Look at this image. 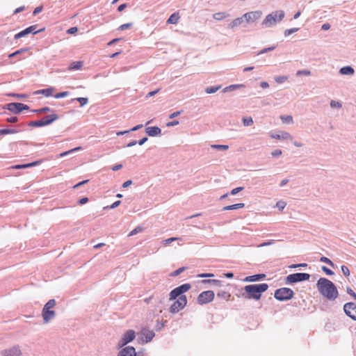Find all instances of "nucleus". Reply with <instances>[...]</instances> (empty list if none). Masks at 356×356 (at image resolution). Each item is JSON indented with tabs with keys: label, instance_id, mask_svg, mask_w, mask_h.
<instances>
[{
	"label": "nucleus",
	"instance_id": "51",
	"mask_svg": "<svg viewBox=\"0 0 356 356\" xmlns=\"http://www.w3.org/2000/svg\"><path fill=\"white\" fill-rule=\"evenodd\" d=\"M321 269L327 275H332L334 274V273L332 270H330V268L325 266H323Z\"/></svg>",
	"mask_w": 356,
	"mask_h": 356
},
{
	"label": "nucleus",
	"instance_id": "40",
	"mask_svg": "<svg viewBox=\"0 0 356 356\" xmlns=\"http://www.w3.org/2000/svg\"><path fill=\"white\" fill-rule=\"evenodd\" d=\"M41 163H42V160H38V161H33L31 163L22 164V166L25 167L26 168H31V167L36 166V165L40 164Z\"/></svg>",
	"mask_w": 356,
	"mask_h": 356
},
{
	"label": "nucleus",
	"instance_id": "45",
	"mask_svg": "<svg viewBox=\"0 0 356 356\" xmlns=\"http://www.w3.org/2000/svg\"><path fill=\"white\" fill-rule=\"evenodd\" d=\"M275 48H276V46H272L270 47L264 48V49H261L259 52H258L257 55H261V54L271 51L274 50Z\"/></svg>",
	"mask_w": 356,
	"mask_h": 356
},
{
	"label": "nucleus",
	"instance_id": "1",
	"mask_svg": "<svg viewBox=\"0 0 356 356\" xmlns=\"http://www.w3.org/2000/svg\"><path fill=\"white\" fill-rule=\"evenodd\" d=\"M316 288L320 294L329 300H334L339 296L335 284L325 277H321L318 280Z\"/></svg>",
	"mask_w": 356,
	"mask_h": 356
},
{
	"label": "nucleus",
	"instance_id": "24",
	"mask_svg": "<svg viewBox=\"0 0 356 356\" xmlns=\"http://www.w3.org/2000/svg\"><path fill=\"white\" fill-rule=\"evenodd\" d=\"M83 66V61H74L72 62L68 67V70L70 71L81 70Z\"/></svg>",
	"mask_w": 356,
	"mask_h": 356
},
{
	"label": "nucleus",
	"instance_id": "39",
	"mask_svg": "<svg viewBox=\"0 0 356 356\" xmlns=\"http://www.w3.org/2000/svg\"><path fill=\"white\" fill-rule=\"evenodd\" d=\"M211 147L218 150H227L229 149L227 145H211Z\"/></svg>",
	"mask_w": 356,
	"mask_h": 356
},
{
	"label": "nucleus",
	"instance_id": "27",
	"mask_svg": "<svg viewBox=\"0 0 356 356\" xmlns=\"http://www.w3.org/2000/svg\"><path fill=\"white\" fill-rule=\"evenodd\" d=\"M27 124H28V126L33 127H41L45 126V124L44 123V120H42V119L30 121L28 122Z\"/></svg>",
	"mask_w": 356,
	"mask_h": 356
},
{
	"label": "nucleus",
	"instance_id": "11",
	"mask_svg": "<svg viewBox=\"0 0 356 356\" xmlns=\"http://www.w3.org/2000/svg\"><path fill=\"white\" fill-rule=\"evenodd\" d=\"M136 337L135 331L133 330H128L123 334L120 340L118 343V346L119 348L124 347L127 343L131 342Z\"/></svg>",
	"mask_w": 356,
	"mask_h": 356
},
{
	"label": "nucleus",
	"instance_id": "25",
	"mask_svg": "<svg viewBox=\"0 0 356 356\" xmlns=\"http://www.w3.org/2000/svg\"><path fill=\"white\" fill-rule=\"evenodd\" d=\"M179 15L178 13H172L167 20V24H176L179 19Z\"/></svg>",
	"mask_w": 356,
	"mask_h": 356
},
{
	"label": "nucleus",
	"instance_id": "46",
	"mask_svg": "<svg viewBox=\"0 0 356 356\" xmlns=\"http://www.w3.org/2000/svg\"><path fill=\"white\" fill-rule=\"evenodd\" d=\"M10 97H16L18 99H24L28 97L26 94H22V93H10L8 95Z\"/></svg>",
	"mask_w": 356,
	"mask_h": 356
},
{
	"label": "nucleus",
	"instance_id": "32",
	"mask_svg": "<svg viewBox=\"0 0 356 356\" xmlns=\"http://www.w3.org/2000/svg\"><path fill=\"white\" fill-rule=\"evenodd\" d=\"M231 295L230 293H229L228 292L225 291H219L217 292V297L220 298H223L225 300H228L230 298Z\"/></svg>",
	"mask_w": 356,
	"mask_h": 356
},
{
	"label": "nucleus",
	"instance_id": "58",
	"mask_svg": "<svg viewBox=\"0 0 356 356\" xmlns=\"http://www.w3.org/2000/svg\"><path fill=\"white\" fill-rule=\"evenodd\" d=\"M281 119L287 123L293 122V118L291 115L282 116Z\"/></svg>",
	"mask_w": 356,
	"mask_h": 356
},
{
	"label": "nucleus",
	"instance_id": "33",
	"mask_svg": "<svg viewBox=\"0 0 356 356\" xmlns=\"http://www.w3.org/2000/svg\"><path fill=\"white\" fill-rule=\"evenodd\" d=\"M202 283L203 284H212L217 286H220L222 284V281L218 280H202Z\"/></svg>",
	"mask_w": 356,
	"mask_h": 356
},
{
	"label": "nucleus",
	"instance_id": "4",
	"mask_svg": "<svg viewBox=\"0 0 356 356\" xmlns=\"http://www.w3.org/2000/svg\"><path fill=\"white\" fill-rule=\"evenodd\" d=\"M56 305V300L54 299H50L43 307L42 311V316L45 323L49 322L56 316L54 310L51 309Z\"/></svg>",
	"mask_w": 356,
	"mask_h": 356
},
{
	"label": "nucleus",
	"instance_id": "43",
	"mask_svg": "<svg viewBox=\"0 0 356 356\" xmlns=\"http://www.w3.org/2000/svg\"><path fill=\"white\" fill-rule=\"evenodd\" d=\"M227 16L225 13H216L213 15V18L216 20H221Z\"/></svg>",
	"mask_w": 356,
	"mask_h": 356
},
{
	"label": "nucleus",
	"instance_id": "3",
	"mask_svg": "<svg viewBox=\"0 0 356 356\" xmlns=\"http://www.w3.org/2000/svg\"><path fill=\"white\" fill-rule=\"evenodd\" d=\"M284 12L282 10H276L268 14L261 23L262 26L271 27L277 22H280L284 17Z\"/></svg>",
	"mask_w": 356,
	"mask_h": 356
},
{
	"label": "nucleus",
	"instance_id": "19",
	"mask_svg": "<svg viewBox=\"0 0 356 356\" xmlns=\"http://www.w3.org/2000/svg\"><path fill=\"white\" fill-rule=\"evenodd\" d=\"M36 28H37V25H32V26H30L26 28L25 29H24L21 31L22 32L23 36L25 37L26 35H27L30 33L35 35V34H37L38 33H40V32L44 31V28H42L38 31L35 30Z\"/></svg>",
	"mask_w": 356,
	"mask_h": 356
},
{
	"label": "nucleus",
	"instance_id": "56",
	"mask_svg": "<svg viewBox=\"0 0 356 356\" xmlns=\"http://www.w3.org/2000/svg\"><path fill=\"white\" fill-rule=\"evenodd\" d=\"M6 121L8 123H16L18 122V118L16 116H12L6 118Z\"/></svg>",
	"mask_w": 356,
	"mask_h": 356
},
{
	"label": "nucleus",
	"instance_id": "13",
	"mask_svg": "<svg viewBox=\"0 0 356 356\" xmlns=\"http://www.w3.org/2000/svg\"><path fill=\"white\" fill-rule=\"evenodd\" d=\"M343 311L346 316L356 321V304L352 302L346 303L343 305Z\"/></svg>",
	"mask_w": 356,
	"mask_h": 356
},
{
	"label": "nucleus",
	"instance_id": "12",
	"mask_svg": "<svg viewBox=\"0 0 356 356\" xmlns=\"http://www.w3.org/2000/svg\"><path fill=\"white\" fill-rule=\"evenodd\" d=\"M155 334L154 331L147 328H143L138 333V340L141 341L142 343H146L152 340Z\"/></svg>",
	"mask_w": 356,
	"mask_h": 356
},
{
	"label": "nucleus",
	"instance_id": "55",
	"mask_svg": "<svg viewBox=\"0 0 356 356\" xmlns=\"http://www.w3.org/2000/svg\"><path fill=\"white\" fill-rule=\"evenodd\" d=\"M307 264L306 263H301V264H291L289 266V268H297L299 267H307Z\"/></svg>",
	"mask_w": 356,
	"mask_h": 356
},
{
	"label": "nucleus",
	"instance_id": "50",
	"mask_svg": "<svg viewBox=\"0 0 356 356\" xmlns=\"http://www.w3.org/2000/svg\"><path fill=\"white\" fill-rule=\"evenodd\" d=\"M132 26H133V23H131V22L126 23V24H122L121 26H120L118 28V30L124 31V30L131 28Z\"/></svg>",
	"mask_w": 356,
	"mask_h": 356
},
{
	"label": "nucleus",
	"instance_id": "5",
	"mask_svg": "<svg viewBox=\"0 0 356 356\" xmlns=\"http://www.w3.org/2000/svg\"><path fill=\"white\" fill-rule=\"evenodd\" d=\"M294 292L287 287H282L275 291L274 298L279 301H287L293 298Z\"/></svg>",
	"mask_w": 356,
	"mask_h": 356
},
{
	"label": "nucleus",
	"instance_id": "38",
	"mask_svg": "<svg viewBox=\"0 0 356 356\" xmlns=\"http://www.w3.org/2000/svg\"><path fill=\"white\" fill-rule=\"evenodd\" d=\"M186 268L183 266V267H181V268H179L178 269L175 270V271L172 272L170 274V277H177L179 275H180L181 273H183L185 269Z\"/></svg>",
	"mask_w": 356,
	"mask_h": 356
},
{
	"label": "nucleus",
	"instance_id": "53",
	"mask_svg": "<svg viewBox=\"0 0 356 356\" xmlns=\"http://www.w3.org/2000/svg\"><path fill=\"white\" fill-rule=\"evenodd\" d=\"M330 106L332 108H339L342 106V104L339 102L332 100L330 102Z\"/></svg>",
	"mask_w": 356,
	"mask_h": 356
},
{
	"label": "nucleus",
	"instance_id": "6",
	"mask_svg": "<svg viewBox=\"0 0 356 356\" xmlns=\"http://www.w3.org/2000/svg\"><path fill=\"white\" fill-rule=\"evenodd\" d=\"M310 275L306 273H296L287 275L285 278L286 284H293L300 282L309 280Z\"/></svg>",
	"mask_w": 356,
	"mask_h": 356
},
{
	"label": "nucleus",
	"instance_id": "52",
	"mask_svg": "<svg viewBox=\"0 0 356 356\" xmlns=\"http://www.w3.org/2000/svg\"><path fill=\"white\" fill-rule=\"evenodd\" d=\"M39 111H41V113H46L48 112H51V113L55 112L53 109H51L50 107H48V106H44L42 108H40Z\"/></svg>",
	"mask_w": 356,
	"mask_h": 356
},
{
	"label": "nucleus",
	"instance_id": "41",
	"mask_svg": "<svg viewBox=\"0 0 356 356\" xmlns=\"http://www.w3.org/2000/svg\"><path fill=\"white\" fill-rule=\"evenodd\" d=\"M243 123L244 126L249 127L251 126L253 124V120L251 117L248 118H243Z\"/></svg>",
	"mask_w": 356,
	"mask_h": 356
},
{
	"label": "nucleus",
	"instance_id": "9",
	"mask_svg": "<svg viewBox=\"0 0 356 356\" xmlns=\"http://www.w3.org/2000/svg\"><path fill=\"white\" fill-rule=\"evenodd\" d=\"M215 297V293L213 291H204L199 294L197 298V302L199 305H203L211 302Z\"/></svg>",
	"mask_w": 356,
	"mask_h": 356
},
{
	"label": "nucleus",
	"instance_id": "44",
	"mask_svg": "<svg viewBox=\"0 0 356 356\" xmlns=\"http://www.w3.org/2000/svg\"><path fill=\"white\" fill-rule=\"evenodd\" d=\"M275 81L276 83H283L285 81L287 80V76H275L274 78Z\"/></svg>",
	"mask_w": 356,
	"mask_h": 356
},
{
	"label": "nucleus",
	"instance_id": "31",
	"mask_svg": "<svg viewBox=\"0 0 356 356\" xmlns=\"http://www.w3.org/2000/svg\"><path fill=\"white\" fill-rule=\"evenodd\" d=\"M74 101L79 102L81 106H84L88 103V99L87 97H76L71 100L72 102Z\"/></svg>",
	"mask_w": 356,
	"mask_h": 356
},
{
	"label": "nucleus",
	"instance_id": "35",
	"mask_svg": "<svg viewBox=\"0 0 356 356\" xmlns=\"http://www.w3.org/2000/svg\"><path fill=\"white\" fill-rule=\"evenodd\" d=\"M143 127V125L142 124H138L135 127H134L133 128L130 129L129 130H127V131H120L118 133H117V135H124L127 133H129L130 131H137L140 129H141L142 127Z\"/></svg>",
	"mask_w": 356,
	"mask_h": 356
},
{
	"label": "nucleus",
	"instance_id": "2",
	"mask_svg": "<svg viewBox=\"0 0 356 356\" xmlns=\"http://www.w3.org/2000/svg\"><path fill=\"white\" fill-rule=\"evenodd\" d=\"M268 289V285L266 283L249 284L244 286V292L241 296L248 300L253 299L259 300L264 292Z\"/></svg>",
	"mask_w": 356,
	"mask_h": 356
},
{
	"label": "nucleus",
	"instance_id": "34",
	"mask_svg": "<svg viewBox=\"0 0 356 356\" xmlns=\"http://www.w3.org/2000/svg\"><path fill=\"white\" fill-rule=\"evenodd\" d=\"M29 50V48H22L20 49H18L8 55V58H13L17 55H19L22 53L26 52Z\"/></svg>",
	"mask_w": 356,
	"mask_h": 356
},
{
	"label": "nucleus",
	"instance_id": "48",
	"mask_svg": "<svg viewBox=\"0 0 356 356\" xmlns=\"http://www.w3.org/2000/svg\"><path fill=\"white\" fill-rule=\"evenodd\" d=\"M341 271L343 273V274L346 277H348L349 275H350V270L349 268H348V266H345V265H342L341 266Z\"/></svg>",
	"mask_w": 356,
	"mask_h": 356
},
{
	"label": "nucleus",
	"instance_id": "60",
	"mask_svg": "<svg viewBox=\"0 0 356 356\" xmlns=\"http://www.w3.org/2000/svg\"><path fill=\"white\" fill-rule=\"evenodd\" d=\"M346 292L356 300V293L349 286H347Z\"/></svg>",
	"mask_w": 356,
	"mask_h": 356
},
{
	"label": "nucleus",
	"instance_id": "18",
	"mask_svg": "<svg viewBox=\"0 0 356 356\" xmlns=\"http://www.w3.org/2000/svg\"><path fill=\"white\" fill-rule=\"evenodd\" d=\"M266 277L264 273L255 274L253 275L247 276L244 278L243 281L246 282H254L264 280Z\"/></svg>",
	"mask_w": 356,
	"mask_h": 356
},
{
	"label": "nucleus",
	"instance_id": "10",
	"mask_svg": "<svg viewBox=\"0 0 356 356\" xmlns=\"http://www.w3.org/2000/svg\"><path fill=\"white\" fill-rule=\"evenodd\" d=\"M187 304V298L186 296H180L174 302L170 307L171 313H177L179 310L183 309Z\"/></svg>",
	"mask_w": 356,
	"mask_h": 356
},
{
	"label": "nucleus",
	"instance_id": "49",
	"mask_svg": "<svg viewBox=\"0 0 356 356\" xmlns=\"http://www.w3.org/2000/svg\"><path fill=\"white\" fill-rule=\"evenodd\" d=\"M143 227L141 226H137L136 228H134L129 234V236H134L140 232L143 231Z\"/></svg>",
	"mask_w": 356,
	"mask_h": 356
},
{
	"label": "nucleus",
	"instance_id": "29",
	"mask_svg": "<svg viewBox=\"0 0 356 356\" xmlns=\"http://www.w3.org/2000/svg\"><path fill=\"white\" fill-rule=\"evenodd\" d=\"M243 87H245V86L243 84H233V85H230L229 86L225 87L222 90V92H228L232 91L234 90H236L237 88H243Z\"/></svg>",
	"mask_w": 356,
	"mask_h": 356
},
{
	"label": "nucleus",
	"instance_id": "17",
	"mask_svg": "<svg viewBox=\"0 0 356 356\" xmlns=\"http://www.w3.org/2000/svg\"><path fill=\"white\" fill-rule=\"evenodd\" d=\"M145 133L150 137H155L161 134V129L157 126L147 127Z\"/></svg>",
	"mask_w": 356,
	"mask_h": 356
},
{
	"label": "nucleus",
	"instance_id": "64",
	"mask_svg": "<svg viewBox=\"0 0 356 356\" xmlns=\"http://www.w3.org/2000/svg\"><path fill=\"white\" fill-rule=\"evenodd\" d=\"M42 9H43L42 6H40L36 7V8L34 9L33 12V15L34 16H35V15H38V13H40L42 10Z\"/></svg>",
	"mask_w": 356,
	"mask_h": 356
},
{
	"label": "nucleus",
	"instance_id": "16",
	"mask_svg": "<svg viewBox=\"0 0 356 356\" xmlns=\"http://www.w3.org/2000/svg\"><path fill=\"white\" fill-rule=\"evenodd\" d=\"M118 356H136V349L133 346L120 348Z\"/></svg>",
	"mask_w": 356,
	"mask_h": 356
},
{
	"label": "nucleus",
	"instance_id": "47",
	"mask_svg": "<svg viewBox=\"0 0 356 356\" xmlns=\"http://www.w3.org/2000/svg\"><path fill=\"white\" fill-rule=\"evenodd\" d=\"M69 94H70V92L68 91H64V92L56 93L54 95V97L56 99H60V98L67 97Z\"/></svg>",
	"mask_w": 356,
	"mask_h": 356
},
{
	"label": "nucleus",
	"instance_id": "63",
	"mask_svg": "<svg viewBox=\"0 0 356 356\" xmlns=\"http://www.w3.org/2000/svg\"><path fill=\"white\" fill-rule=\"evenodd\" d=\"M88 201L89 199L87 197H83L78 200V203L81 205H83L84 204H86Z\"/></svg>",
	"mask_w": 356,
	"mask_h": 356
},
{
	"label": "nucleus",
	"instance_id": "54",
	"mask_svg": "<svg viewBox=\"0 0 356 356\" xmlns=\"http://www.w3.org/2000/svg\"><path fill=\"white\" fill-rule=\"evenodd\" d=\"M243 189H244V188L242 187V186H239V187L235 188H234V189H232L231 191L230 194L232 195H235L238 193L242 191Z\"/></svg>",
	"mask_w": 356,
	"mask_h": 356
},
{
	"label": "nucleus",
	"instance_id": "42",
	"mask_svg": "<svg viewBox=\"0 0 356 356\" xmlns=\"http://www.w3.org/2000/svg\"><path fill=\"white\" fill-rule=\"evenodd\" d=\"M298 30H299V28H292V29H286L284 32V35L285 37H287V36L290 35L291 34L297 32Z\"/></svg>",
	"mask_w": 356,
	"mask_h": 356
},
{
	"label": "nucleus",
	"instance_id": "14",
	"mask_svg": "<svg viewBox=\"0 0 356 356\" xmlns=\"http://www.w3.org/2000/svg\"><path fill=\"white\" fill-rule=\"evenodd\" d=\"M262 15V12L259 10L248 12L245 13L243 17L247 22H253L259 19Z\"/></svg>",
	"mask_w": 356,
	"mask_h": 356
},
{
	"label": "nucleus",
	"instance_id": "20",
	"mask_svg": "<svg viewBox=\"0 0 356 356\" xmlns=\"http://www.w3.org/2000/svg\"><path fill=\"white\" fill-rule=\"evenodd\" d=\"M59 118V116L55 113H52L50 115H47L44 116L42 119L44 120V123L45 126L49 125L52 124L54 121L57 120Z\"/></svg>",
	"mask_w": 356,
	"mask_h": 356
},
{
	"label": "nucleus",
	"instance_id": "26",
	"mask_svg": "<svg viewBox=\"0 0 356 356\" xmlns=\"http://www.w3.org/2000/svg\"><path fill=\"white\" fill-rule=\"evenodd\" d=\"M244 207H245V204L243 203H237V204L224 207L222 210V211L234 210V209L243 208Z\"/></svg>",
	"mask_w": 356,
	"mask_h": 356
},
{
	"label": "nucleus",
	"instance_id": "21",
	"mask_svg": "<svg viewBox=\"0 0 356 356\" xmlns=\"http://www.w3.org/2000/svg\"><path fill=\"white\" fill-rule=\"evenodd\" d=\"M54 90V88L49 87L47 88L36 90L33 92V94L34 95H40L41 94V95H44L45 97H50L52 95Z\"/></svg>",
	"mask_w": 356,
	"mask_h": 356
},
{
	"label": "nucleus",
	"instance_id": "28",
	"mask_svg": "<svg viewBox=\"0 0 356 356\" xmlns=\"http://www.w3.org/2000/svg\"><path fill=\"white\" fill-rule=\"evenodd\" d=\"M19 130L13 128H6L0 129V135L14 134H17Z\"/></svg>",
	"mask_w": 356,
	"mask_h": 356
},
{
	"label": "nucleus",
	"instance_id": "57",
	"mask_svg": "<svg viewBox=\"0 0 356 356\" xmlns=\"http://www.w3.org/2000/svg\"><path fill=\"white\" fill-rule=\"evenodd\" d=\"M286 204L284 201H279L277 202L276 206L279 209V210L282 211L284 209Z\"/></svg>",
	"mask_w": 356,
	"mask_h": 356
},
{
	"label": "nucleus",
	"instance_id": "37",
	"mask_svg": "<svg viewBox=\"0 0 356 356\" xmlns=\"http://www.w3.org/2000/svg\"><path fill=\"white\" fill-rule=\"evenodd\" d=\"M321 262H323L327 264V265L330 266L332 268L335 267L334 264L327 257H321L319 259Z\"/></svg>",
	"mask_w": 356,
	"mask_h": 356
},
{
	"label": "nucleus",
	"instance_id": "30",
	"mask_svg": "<svg viewBox=\"0 0 356 356\" xmlns=\"http://www.w3.org/2000/svg\"><path fill=\"white\" fill-rule=\"evenodd\" d=\"M243 22V17L236 18L234 19L229 24V27L233 29L236 26L241 25Z\"/></svg>",
	"mask_w": 356,
	"mask_h": 356
},
{
	"label": "nucleus",
	"instance_id": "7",
	"mask_svg": "<svg viewBox=\"0 0 356 356\" xmlns=\"http://www.w3.org/2000/svg\"><path fill=\"white\" fill-rule=\"evenodd\" d=\"M3 108L8 110L14 114H19L25 110H29V106L26 104L19 102H11L3 106Z\"/></svg>",
	"mask_w": 356,
	"mask_h": 356
},
{
	"label": "nucleus",
	"instance_id": "23",
	"mask_svg": "<svg viewBox=\"0 0 356 356\" xmlns=\"http://www.w3.org/2000/svg\"><path fill=\"white\" fill-rule=\"evenodd\" d=\"M355 72L351 66H344L339 70V73L343 75H353Z\"/></svg>",
	"mask_w": 356,
	"mask_h": 356
},
{
	"label": "nucleus",
	"instance_id": "62",
	"mask_svg": "<svg viewBox=\"0 0 356 356\" xmlns=\"http://www.w3.org/2000/svg\"><path fill=\"white\" fill-rule=\"evenodd\" d=\"M78 31V28L76 26H73L67 30V33L68 34H74Z\"/></svg>",
	"mask_w": 356,
	"mask_h": 356
},
{
	"label": "nucleus",
	"instance_id": "59",
	"mask_svg": "<svg viewBox=\"0 0 356 356\" xmlns=\"http://www.w3.org/2000/svg\"><path fill=\"white\" fill-rule=\"evenodd\" d=\"M165 326L164 322H160L157 321L156 325H155V330L156 331L161 330Z\"/></svg>",
	"mask_w": 356,
	"mask_h": 356
},
{
	"label": "nucleus",
	"instance_id": "22",
	"mask_svg": "<svg viewBox=\"0 0 356 356\" xmlns=\"http://www.w3.org/2000/svg\"><path fill=\"white\" fill-rule=\"evenodd\" d=\"M272 138L275 139H282V140H288L291 138V136L289 133L282 131L280 134H273L270 135Z\"/></svg>",
	"mask_w": 356,
	"mask_h": 356
},
{
	"label": "nucleus",
	"instance_id": "15",
	"mask_svg": "<svg viewBox=\"0 0 356 356\" xmlns=\"http://www.w3.org/2000/svg\"><path fill=\"white\" fill-rule=\"evenodd\" d=\"M2 356H22V352L19 346H13L1 352Z\"/></svg>",
	"mask_w": 356,
	"mask_h": 356
},
{
	"label": "nucleus",
	"instance_id": "36",
	"mask_svg": "<svg viewBox=\"0 0 356 356\" xmlns=\"http://www.w3.org/2000/svg\"><path fill=\"white\" fill-rule=\"evenodd\" d=\"M221 88L220 86H210V87H207L205 89V92L207 93V94H212V93H215L216 92H217L220 88Z\"/></svg>",
	"mask_w": 356,
	"mask_h": 356
},
{
	"label": "nucleus",
	"instance_id": "61",
	"mask_svg": "<svg viewBox=\"0 0 356 356\" xmlns=\"http://www.w3.org/2000/svg\"><path fill=\"white\" fill-rule=\"evenodd\" d=\"M282 152L281 149H277L274 151H273L271 152V155L273 156V157H277V156H279L282 154Z\"/></svg>",
	"mask_w": 356,
	"mask_h": 356
},
{
	"label": "nucleus",
	"instance_id": "8",
	"mask_svg": "<svg viewBox=\"0 0 356 356\" xmlns=\"http://www.w3.org/2000/svg\"><path fill=\"white\" fill-rule=\"evenodd\" d=\"M191 288V285L189 283L183 284L175 288L169 294L170 300H176L177 298L184 296L183 293L187 292Z\"/></svg>",
	"mask_w": 356,
	"mask_h": 356
}]
</instances>
